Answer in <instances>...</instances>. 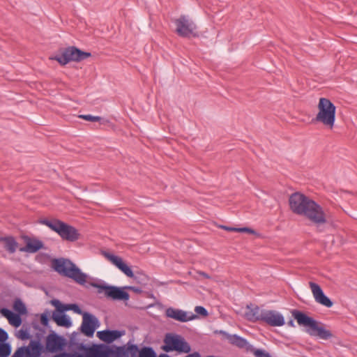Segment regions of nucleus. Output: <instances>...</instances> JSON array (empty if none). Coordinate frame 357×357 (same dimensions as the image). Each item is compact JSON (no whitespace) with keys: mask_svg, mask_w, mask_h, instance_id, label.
<instances>
[{"mask_svg":"<svg viewBox=\"0 0 357 357\" xmlns=\"http://www.w3.org/2000/svg\"><path fill=\"white\" fill-rule=\"evenodd\" d=\"M186 357H200V355L198 352H194L193 354L188 355Z\"/></svg>","mask_w":357,"mask_h":357,"instance_id":"nucleus-40","label":"nucleus"},{"mask_svg":"<svg viewBox=\"0 0 357 357\" xmlns=\"http://www.w3.org/2000/svg\"><path fill=\"white\" fill-rule=\"evenodd\" d=\"M49 319L48 315L45 313H43L40 315V323L42 325L47 326L48 325Z\"/></svg>","mask_w":357,"mask_h":357,"instance_id":"nucleus-34","label":"nucleus"},{"mask_svg":"<svg viewBox=\"0 0 357 357\" xmlns=\"http://www.w3.org/2000/svg\"><path fill=\"white\" fill-rule=\"evenodd\" d=\"M54 357H71V356L68 353L63 352V353L57 354V355L54 356Z\"/></svg>","mask_w":357,"mask_h":357,"instance_id":"nucleus-38","label":"nucleus"},{"mask_svg":"<svg viewBox=\"0 0 357 357\" xmlns=\"http://www.w3.org/2000/svg\"><path fill=\"white\" fill-rule=\"evenodd\" d=\"M159 357H169V356L167 354H161V355H160Z\"/></svg>","mask_w":357,"mask_h":357,"instance_id":"nucleus-44","label":"nucleus"},{"mask_svg":"<svg viewBox=\"0 0 357 357\" xmlns=\"http://www.w3.org/2000/svg\"><path fill=\"white\" fill-rule=\"evenodd\" d=\"M292 316L297 321L300 326L308 327V333H310V329L312 328V319L306 316L305 314L297 311H292Z\"/></svg>","mask_w":357,"mask_h":357,"instance_id":"nucleus-21","label":"nucleus"},{"mask_svg":"<svg viewBox=\"0 0 357 357\" xmlns=\"http://www.w3.org/2000/svg\"><path fill=\"white\" fill-rule=\"evenodd\" d=\"M195 312L197 314H200L204 317H206L208 315L207 310L202 306H196L195 308Z\"/></svg>","mask_w":357,"mask_h":357,"instance_id":"nucleus-32","label":"nucleus"},{"mask_svg":"<svg viewBox=\"0 0 357 357\" xmlns=\"http://www.w3.org/2000/svg\"><path fill=\"white\" fill-rule=\"evenodd\" d=\"M319 112L315 121L322 123L324 126L332 129L335 122L336 107L328 98H321L318 105Z\"/></svg>","mask_w":357,"mask_h":357,"instance_id":"nucleus-3","label":"nucleus"},{"mask_svg":"<svg viewBox=\"0 0 357 357\" xmlns=\"http://www.w3.org/2000/svg\"><path fill=\"white\" fill-rule=\"evenodd\" d=\"M13 309L20 314H24L26 313V306L20 299H16L14 301Z\"/></svg>","mask_w":357,"mask_h":357,"instance_id":"nucleus-27","label":"nucleus"},{"mask_svg":"<svg viewBox=\"0 0 357 357\" xmlns=\"http://www.w3.org/2000/svg\"><path fill=\"white\" fill-rule=\"evenodd\" d=\"M52 267L60 275L68 277L79 284H84L87 280V275L68 259H54Z\"/></svg>","mask_w":357,"mask_h":357,"instance_id":"nucleus-1","label":"nucleus"},{"mask_svg":"<svg viewBox=\"0 0 357 357\" xmlns=\"http://www.w3.org/2000/svg\"><path fill=\"white\" fill-rule=\"evenodd\" d=\"M314 298L320 305L330 308L333 305V301L325 294L319 284L314 282Z\"/></svg>","mask_w":357,"mask_h":357,"instance_id":"nucleus-15","label":"nucleus"},{"mask_svg":"<svg viewBox=\"0 0 357 357\" xmlns=\"http://www.w3.org/2000/svg\"><path fill=\"white\" fill-rule=\"evenodd\" d=\"M165 344L162 349L166 352L176 351L180 353H189L191 350L190 344L181 335L168 333L164 339Z\"/></svg>","mask_w":357,"mask_h":357,"instance_id":"nucleus-6","label":"nucleus"},{"mask_svg":"<svg viewBox=\"0 0 357 357\" xmlns=\"http://www.w3.org/2000/svg\"><path fill=\"white\" fill-rule=\"evenodd\" d=\"M236 231L238 232H248L250 234H254L255 231L250 228L248 227H241V228H236Z\"/></svg>","mask_w":357,"mask_h":357,"instance_id":"nucleus-36","label":"nucleus"},{"mask_svg":"<svg viewBox=\"0 0 357 357\" xmlns=\"http://www.w3.org/2000/svg\"><path fill=\"white\" fill-rule=\"evenodd\" d=\"M11 352V347L8 343L0 342V356L8 357Z\"/></svg>","mask_w":357,"mask_h":357,"instance_id":"nucleus-28","label":"nucleus"},{"mask_svg":"<svg viewBox=\"0 0 357 357\" xmlns=\"http://www.w3.org/2000/svg\"><path fill=\"white\" fill-rule=\"evenodd\" d=\"M26 350V348L21 347L14 352L11 357H29Z\"/></svg>","mask_w":357,"mask_h":357,"instance_id":"nucleus-31","label":"nucleus"},{"mask_svg":"<svg viewBox=\"0 0 357 357\" xmlns=\"http://www.w3.org/2000/svg\"><path fill=\"white\" fill-rule=\"evenodd\" d=\"M200 274H201V275H203L204 277H205V278H208L207 274H206V273H201Z\"/></svg>","mask_w":357,"mask_h":357,"instance_id":"nucleus-45","label":"nucleus"},{"mask_svg":"<svg viewBox=\"0 0 357 357\" xmlns=\"http://www.w3.org/2000/svg\"><path fill=\"white\" fill-rule=\"evenodd\" d=\"M132 347L135 348V349H137V347L136 346H132Z\"/></svg>","mask_w":357,"mask_h":357,"instance_id":"nucleus-46","label":"nucleus"},{"mask_svg":"<svg viewBox=\"0 0 357 357\" xmlns=\"http://www.w3.org/2000/svg\"><path fill=\"white\" fill-rule=\"evenodd\" d=\"M63 312L58 310L57 312H54L52 319L58 326L69 328L72 326L70 319L66 314H63Z\"/></svg>","mask_w":357,"mask_h":357,"instance_id":"nucleus-24","label":"nucleus"},{"mask_svg":"<svg viewBox=\"0 0 357 357\" xmlns=\"http://www.w3.org/2000/svg\"><path fill=\"white\" fill-rule=\"evenodd\" d=\"M289 206L293 213L312 220V200L304 194L298 192L291 194L289 197Z\"/></svg>","mask_w":357,"mask_h":357,"instance_id":"nucleus-2","label":"nucleus"},{"mask_svg":"<svg viewBox=\"0 0 357 357\" xmlns=\"http://www.w3.org/2000/svg\"><path fill=\"white\" fill-rule=\"evenodd\" d=\"M125 335L124 331L104 330L97 333V337L104 342L110 344Z\"/></svg>","mask_w":357,"mask_h":357,"instance_id":"nucleus-16","label":"nucleus"},{"mask_svg":"<svg viewBox=\"0 0 357 357\" xmlns=\"http://www.w3.org/2000/svg\"><path fill=\"white\" fill-rule=\"evenodd\" d=\"M176 32L182 37H195L197 34V26L188 16H181L174 20Z\"/></svg>","mask_w":357,"mask_h":357,"instance_id":"nucleus-9","label":"nucleus"},{"mask_svg":"<svg viewBox=\"0 0 357 357\" xmlns=\"http://www.w3.org/2000/svg\"><path fill=\"white\" fill-rule=\"evenodd\" d=\"M334 227V222L329 213L314 201V229L319 232L326 231Z\"/></svg>","mask_w":357,"mask_h":357,"instance_id":"nucleus-5","label":"nucleus"},{"mask_svg":"<svg viewBox=\"0 0 357 357\" xmlns=\"http://www.w3.org/2000/svg\"><path fill=\"white\" fill-rule=\"evenodd\" d=\"M92 286L98 289L99 294L104 293L106 297L113 300L128 301L130 297L129 294L123 290L124 287L110 286L105 283L102 284H92Z\"/></svg>","mask_w":357,"mask_h":357,"instance_id":"nucleus-8","label":"nucleus"},{"mask_svg":"<svg viewBox=\"0 0 357 357\" xmlns=\"http://www.w3.org/2000/svg\"><path fill=\"white\" fill-rule=\"evenodd\" d=\"M0 313L5 317L9 324L15 327H19L22 324V319L19 314H14L6 308L0 309Z\"/></svg>","mask_w":357,"mask_h":357,"instance_id":"nucleus-22","label":"nucleus"},{"mask_svg":"<svg viewBox=\"0 0 357 357\" xmlns=\"http://www.w3.org/2000/svg\"><path fill=\"white\" fill-rule=\"evenodd\" d=\"M314 336H317L319 339L328 340L332 337L333 334L331 331L326 329L324 326L314 319Z\"/></svg>","mask_w":357,"mask_h":357,"instance_id":"nucleus-23","label":"nucleus"},{"mask_svg":"<svg viewBox=\"0 0 357 357\" xmlns=\"http://www.w3.org/2000/svg\"><path fill=\"white\" fill-rule=\"evenodd\" d=\"M139 357H156V355L152 348L145 347L139 351Z\"/></svg>","mask_w":357,"mask_h":357,"instance_id":"nucleus-29","label":"nucleus"},{"mask_svg":"<svg viewBox=\"0 0 357 357\" xmlns=\"http://www.w3.org/2000/svg\"><path fill=\"white\" fill-rule=\"evenodd\" d=\"M124 288L125 289H132V291H134L135 292H139L140 291V290L138 288H136V287H125Z\"/></svg>","mask_w":357,"mask_h":357,"instance_id":"nucleus-39","label":"nucleus"},{"mask_svg":"<svg viewBox=\"0 0 357 357\" xmlns=\"http://www.w3.org/2000/svg\"><path fill=\"white\" fill-rule=\"evenodd\" d=\"M90 56V53L82 52L74 47H70L65 49L60 54L56 56L54 59L59 63L65 65L71 61H79Z\"/></svg>","mask_w":357,"mask_h":357,"instance_id":"nucleus-7","label":"nucleus"},{"mask_svg":"<svg viewBox=\"0 0 357 357\" xmlns=\"http://www.w3.org/2000/svg\"><path fill=\"white\" fill-rule=\"evenodd\" d=\"M261 321L271 326H282L285 323L284 318L280 312L270 310H263Z\"/></svg>","mask_w":357,"mask_h":357,"instance_id":"nucleus-11","label":"nucleus"},{"mask_svg":"<svg viewBox=\"0 0 357 357\" xmlns=\"http://www.w3.org/2000/svg\"><path fill=\"white\" fill-rule=\"evenodd\" d=\"M105 257L121 270L126 276L129 278H136L131 268L123 262V259L114 255L110 253H105Z\"/></svg>","mask_w":357,"mask_h":357,"instance_id":"nucleus-13","label":"nucleus"},{"mask_svg":"<svg viewBox=\"0 0 357 357\" xmlns=\"http://www.w3.org/2000/svg\"><path fill=\"white\" fill-rule=\"evenodd\" d=\"M25 243V247L20 248V251L34 253L43 247V242L36 238H26Z\"/></svg>","mask_w":357,"mask_h":357,"instance_id":"nucleus-19","label":"nucleus"},{"mask_svg":"<svg viewBox=\"0 0 357 357\" xmlns=\"http://www.w3.org/2000/svg\"><path fill=\"white\" fill-rule=\"evenodd\" d=\"M288 325H289V326H294V321H293L292 320L289 321L288 322Z\"/></svg>","mask_w":357,"mask_h":357,"instance_id":"nucleus-42","label":"nucleus"},{"mask_svg":"<svg viewBox=\"0 0 357 357\" xmlns=\"http://www.w3.org/2000/svg\"><path fill=\"white\" fill-rule=\"evenodd\" d=\"M264 310L257 306L248 305L245 312V316L249 321H261V314Z\"/></svg>","mask_w":357,"mask_h":357,"instance_id":"nucleus-20","label":"nucleus"},{"mask_svg":"<svg viewBox=\"0 0 357 357\" xmlns=\"http://www.w3.org/2000/svg\"><path fill=\"white\" fill-rule=\"evenodd\" d=\"M26 348L29 357H39L43 352V346L39 340H31Z\"/></svg>","mask_w":357,"mask_h":357,"instance_id":"nucleus-18","label":"nucleus"},{"mask_svg":"<svg viewBox=\"0 0 357 357\" xmlns=\"http://www.w3.org/2000/svg\"><path fill=\"white\" fill-rule=\"evenodd\" d=\"M51 303L59 312L73 310L75 313L82 314V316L84 313L77 304H63L57 299L52 300Z\"/></svg>","mask_w":357,"mask_h":357,"instance_id":"nucleus-17","label":"nucleus"},{"mask_svg":"<svg viewBox=\"0 0 357 357\" xmlns=\"http://www.w3.org/2000/svg\"><path fill=\"white\" fill-rule=\"evenodd\" d=\"M309 286L311 288V289L312 290V281L309 282Z\"/></svg>","mask_w":357,"mask_h":357,"instance_id":"nucleus-43","label":"nucleus"},{"mask_svg":"<svg viewBox=\"0 0 357 357\" xmlns=\"http://www.w3.org/2000/svg\"><path fill=\"white\" fill-rule=\"evenodd\" d=\"M19 337L22 340H26V339H28L29 337V333L26 331L21 330V331H20V335H19Z\"/></svg>","mask_w":357,"mask_h":357,"instance_id":"nucleus-37","label":"nucleus"},{"mask_svg":"<svg viewBox=\"0 0 357 357\" xmlns=\"http://www.w3.org/2000/svg\"><path fill=\"white\" fill-rule=\"evenodd\" d=\"M223 228L227 231H236V227H223Z\"/></svg>","mask_w":357,"mask_h":357,"instance_id":"nucleus-41","label":"nucleus"},{"mask_svg":"<svg viewBox=\"0 0 357 357\" xmlns=\"http://www.w3.org/2000/svg\"><path fill=\"white\" fill-rule=\"evenodd\" d=\"M165 314L167 317L181 322H186L197 318V315L192 312H188L180 309L169 307L166 310Z\"/></svg>","mask_w":357,"mask_h":357,"instance_id":"nucleus-12","label":"nucleus"},{"mask_svg":"<svg viewBox=\"0 0 357 357\" xmlns=\"http://www.w3.org/2000/svg\"><path fill=\"white\" fill-rule=\"evenodd\" d=\"M64 345V339L55 333L50 334L47 337L46 347L50 352L61 350Z\"/></svg>","mask_w":357,"mask_h":357,"instance_id":"nucleus-14","label":"nucleus"},{"mask_svg":"<svg viewBox=\"0 0 357 357\" xmlns=\"http://www.w3.org/2000/svg\"><path fill=\"white\" fill-rule=\"evenodd\" d=\"M8 338V335L6 331L0 328V342H6Z\"/></svg>","mask_w":357,"mask_h":357,"instance_id":"nucleus-33","label":"nucleus"},{"mask_svg":"<svg viewBox=\"0 0 357 357\" xmlns=\"http://www.w3.org/2000/svg\"><path fill=\"white\" fill-rule=\"evenodd\" d=\"M100 326L98 319L93 314L84 312L82 317L81 331L87 337H92L97 328Z\"/></svg>","mask_w":357,"mask_h":357,"instance_id":"nucleus-10","label":"nucleus"},{"mask_svg":"<svg viewBox=\"0 0 357 357\" xmlns=\"http://www.w3.org/2000/svg\"><path fill=\"white\" fill-rule=\"evenodd\" d=\"M6 249L10 253H14L17 248V242L13 238H5Z\"/></svg>","mask_w":357,"mask_h":357,"instance_id":"nucleus-26","label":"nucleus"},{"mask_svg":"<svg viewBox=\"0 0 357 357\" xmlns=\"http://www.w3.org/2000/svg\"><path fill=\"white\" fill-rule=\"evenodd\" d=\"M41 223L56 232L63 240L73 242L79 238V234L77 229L61 220L56 219L52 220H43Z\"/></svg>","mask_w":357,"mask_h":357,"instance_id":"nucleus-4","label":"nucleus"},{"mask_svg":"<svg viewBox=\"0 0 357 357\" xmlns=\"http://www.w3.org/2000/svg\"><path fill=\"white\" fill-rule=\"evenodd\" d=\"M229 342L241 348H245L248 345L247 340L237 335H232L228 337Z\"/></svg>","mask_w":357,"mask_h":357,"instance_id":"nucleus-25","label":"nucleus"},{"mask_svg":"<svg viewBox=\"0 0 357 357\" xmlns=\"http://www.w3.org/2000/svg\"><path fill=\"white\" fill-rule=\"evenodd\" d=\"M255 355L257 357H270L268 353H266L264 350L257 349L255 351Z\"/></svg>","mask_w":357,"mask_h":357,"instance_id":"nucleus-35","label":"nucleus"},{"mask_svg":"<svg viewBox=\"0 0 357 357\" xmlns=\"http://www.w3.org/2000/svg\"><path fill=\"white\" fill-rule=\"evenodd\" d=\"M79 117L84 120L92 122L100 121L101 120V118L100 116H92L91 114L79 115Z\"/></svg>","mask_w":357,"mask_h":357,"instance_id":"nucleus-30","label":"nucleus"}]
</instances>
